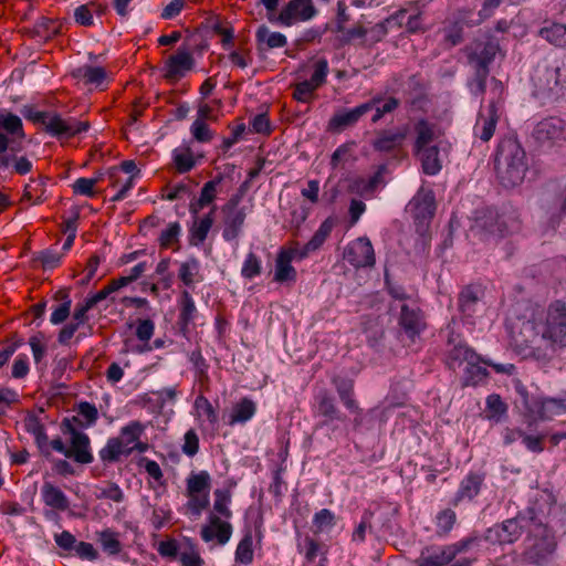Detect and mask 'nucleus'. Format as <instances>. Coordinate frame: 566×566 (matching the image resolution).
Instances as JSON below:
<instances>
[{"label":"nucleus","instance_id":"f257e3e1","mask_svg":"<svg viewBox=\"0 0 566 566\" xmlns=\"http://www.w3.org/2000/svg\"><path fill=\"white\" fill-rule=\"evenodd\" d=\"M515 350L524 358L546 361L557 348L566 347V304L556 301L533 313L513 337Z\"/></svg>","mask_w":566,"mask_h":566},{"label":"nucleus","instance_id":"f03ea898","mask_svg":"<svg viewBox=\"0 0 566 566\" xmlns=\"http://www.w3.org/2000/svg\"><path fill=\"white\" fill-rule=\"evenodd\" d=\"M496 175L501 185L513 188L521 185L528 169L526 153L515 139L501 142L495 158Z\"/></svg>","mask_w":566,"mask_h":566},{"label":"nucleus","instance_id":"7ed1b4c3","mask_svg":"<svg viewBox=\"0 0 566 566\" xmlns=\"http://www.w3.org/2000/svg\"><path fill=\"white\" fill-rule=\"evenodd\" d=\"M481 546V538L476 535L464 537L447 545H430L421 549L415 560L416 566H447L460 554L468 553Z\"/></svg>","mask_w":566,"mask_h":566},{"label":"nucleus","instance_id":"20e7f679","mask_svg":"<svg viewBox=\"0 0 566 566\" xmlns=\"http://www.w3.org/2000/svg\"><path fill=\"white\" fill-rule=\"evenodd\" d=\"M556 549V541L548 527L542 523L532 522L525 538L524 558L535 565H546Z\"/></svg>","mask_w":566,"mask_h":566},{"label":"nucleus","instance_id":"39448f33","mask_svg":"<svg viewBox=\"0 0 566 566\" xmlns=\"http://www.w3.org/2000/svg\"><path fill=\"white\" fill-rule=\"evenodd\" d=\"M146 426L138 420H133L124 426L117 437L109 438L104 448L98 452L104 463H114L122 455L132 454V447L142 438Z\"/></svg>","mask_w":566,"mask_h":566},{"label":"nucleus","instance_id":"423d86ee","mask_svg":"<svg viewBox=\"0 0 566 566\" xmlns=\"http://www.w3.org/2000/svg\"><path fill=\"white\" fill-rule=\"evenodd\" d=\"M25 117L35 124L44 126L45 130L55 137L70 138L82 132H86L88 124L86 122H77L76 119H63L56 114L40 111H28Z\"/></svg>","mask_w":566,"mask_h":566},{"label":"nucleus","instance_id":"0eeeda50","mask_svg":"<svg viewBox=\"0 0 566 566\" xmlns=\"http://www.w3.org/2000/svg\"><path fill=\"white\" fill-rule=\"evenodd\" d=\"M24 138L21 118L13 113H0V167L9 168V151L15 150L13 144Z\"/></svg>","mask_w":566,"mask_h":566},{"label":"nucleus","instance_id":"6e6552de","mask_svg":"<svg viewBox=\"0 0 566 566\" xmlns=\"http://www.w3.org/2000/svg\"><path fill=\"white\" fill-rule=\"evenodd\" d=\"M532 81L534 94L542 98L558 96L566 88V74L558 65H538Z\"/></svg>","mask_w":566,"mask_h":566},{"label":"nucleus","instance_id":"1a4fd4ad","mask_svg":"<svg viewBox=\"0 0 566 566\" xmlns=\"http://www.w3.org/2000/svg\"><path fill=\"white\" fill-rule=\"evenodd\" d=\"M492 85L494 98H492L488 106L480 109L473 128L474 135L482 142H489L493 137L496 124L500 118L499 99L503 93V86L502 83L495 78L492 80Z\"/></svg>","mask_w":566,"mask_h":566},{"label":"nucleus","instance_id":"9d476101","mask_svg":"<svg viewBox=\"0 0 566 566\" xmlns=\"http://www.w3.org/2000/svg\"><path fill=\"white\" fill-rule=\"evenodd\" d=\"M533 521L525 518H509L501 524H496L490 527L484 537H480L481 542L486 541L492 544H512L516 542L525 528L528 530V525Z\"/></svg>","mask_w":566,"mask_h":566},{"label":"nucleus","instance_id":"9b49d317","mask_svg":"<svg viewBox=\"0 0 566 566\" xmlns=\"http://www.w3.org/2000/svg\"><path fill=\"white\" fill-rule=\"evenodd\" d=\"M314 71L311 78L298 82L294 85L293 97L300 103H310L315 97V92L325 82L328 74V63L319 59L314 63Z\"/></svg>","mask_w":566,"mask_h":566},{"label":"nucleus","instance_id":"f8f14e48","mask_svg":"<svg viewBox=\"0 0 566 566\" xmlns=\"http://www.w3.org/2000/svg\"><path fill=\"white\" fill-rule=\"evenodd\" d=\"M317 14L313 0H290L279 12V24L291 27L312 20Z\"/></svg>","mask_w":566,"mask_h":566},{"label":"nucleus","instance_id":"ddd939ff","mask_svg":"<svg viewBox=\"0 0 566 566\" xmlns=\"http://www.w3.org/2000/svg\"><path fill=\"white\" fill-rule=\"evenodd\" d=\"M533 137L543 146H553L566 140V123L559 117H547L537 123Z\"/></svg>","mask_w":566,"mask_h":566},{"label":"nucleus","instance_id":"4468645a","mask_svg":"<svg viewBox=\"0 0 566 566\" xmlns=\"http://www.w3.org/2000/svg\"><path fill=\"white\" fill-rule=\"evenodd\" d=\"M66 431L71 433V448L67 458H73L77 463L88 464L93 461L91 441L86 433L76 430L69 419L63 421Z\"/></svg>","mask_w":566,"mask_h":566},{"label":"nucleus","instance_id":"2eb2a0df","mask_svg":"<svg viewBox=\"0 0 566 566\" xmlns=\"http://www.w3.org/2000/svg\"><path fill=\"white\" fill-rule=\"evenodd\" d=\"M195 66V59L187 48H178L165 62L164 77L168 81H178L191 71Z\"/></svg>","mask_w":566,"mask_h":566},{"label":"nucleus","instance_id":"dca6fc26","mask_svg":"<svg viewBox=\"0 0 566 566\" xmlns=\"http://www.w3.org/2000/svg\"><path fill=\"white\" fill-rule=\"evenodd\" d=\"M344 256L355 268H367L375 264L374 248L367 238L352 241L347 245Z\"/></svg>","mask_w":566,"mask_h":566},{"label":"nucleus","instance_id":"f3484780","mask_svg":"<svg viewBox=\"0 0 566 566\" xmlns=\"http://www.w3.org/2000/svg\"><path fill=\"white\" fill-rule=\"evenodd\" d=\"M232 532L231 523L221 520L217 514H210L208 524L202 526L200 535L207 543L216 539L219 545H226L230 541Z\"/></svg>","mask_w":566,"mask_h":566},{"label":"nucleus","instance_id":"a211bd4d","mask_svg":"<svg viewBox=\"0 0 566 566\" xmlns=\"http://www.w3.org/2000/svg\"><path fill=\"white\" fill-rule=\"evenodd\" d=\"M497 50V44L492 41H476L468 48L469 63L474 70H489V65L493 62Z\"/></svg>","mask_w":566,"mask_h":566},{"label":"nucleus","instance_id":"6ab92c4d","mask_svg":"<svg viewBox=\"0 0 566 566\" xmlns=\"http://www.w3.org/2000/svg\"><path fill=\"white\" fill-rule=\"evenodd\" d=\"M373 111L371 104H360L352 109H342L336 112L328 122V129L333 132H343L354 126L358 120Z\"/></svg>","mask_w":566,"mask_h":566},{"label":"nucleus","instance_id":"aec40b11","mask_svg":"<svg viewBox=\"0 0 566 566\" xmlns=\"http://www.w3.org/2000/svg\"><path fill=\"white\" fill-rule=\"evenodd\" d=\"M415 143L413 151L432 147V145H441L438 143L440 129L438 125L426 118L417 119L413 123Z\"/></svg>","mask_w":566,"mask_h":566},{"label":"nucleus","instance_id":"412c9836","mask_svg":"<svg viewBox=\"0 0 566 566\" xmlns=\"http://www.w3.org/2000/svg\"><path fill=\"white\" fill-rule=\"evenodd\" d=\"M399 325L410 339H415L426 328L421 311L416 306L402 304L399 316Z\"/></svg>","mask_w":566,"mask_h":566},{"label":"nucleus","instance_id":"4be33fe9","mask_svg":"<svg viewBox=\"0 0 566 566\" xmlns=\"http://www.w3.org/2000/svg\"><path fill=\"white\" fill-rule=\"evenodd\" d=\"M413 154L419 159L423 174L436 176L441 171L446 156V150L441 148V145H432V147L416 150Z\"/></svg>","mask_w":566,"mask_h":566},{"label":"nucleus","instance_id":"5701e85b","mask_svg":"<svg viewBox=\"0 0 566 566\" xmlns=\"http://www.w3.org/2000/svg\"><path fill=\"white\" fill-rule=\"evenodd\" d=\"M409 207L416 221L424 222L431 219L436 211L434 193L421 189L410 201Z\"/></svg>","mask_w":566,"mask_h":566},{"label":"nucleus","instance_id":"b1692460","mask_svg":"<svg viewBox=\"0 0 566 566\" xmlns=\"http://www.w3.org/2000/svg\"><path fill=\"white\" fill-rule=\"evenodd\" d=\"M316 415L323 417L318 427L329 426L334 421H345L346 416L337 408L334 397L327 392H321L316 397Z\"/></svg>","mask_w":566,"mask_h":566},{"label":"nucleus","instance_id":"393cba45","mask_svg":"<svg viewBox=\"0 0 566 566\" xmlns=\"http://www.w3.org/2000/svg\"><path fill=\"white\" fill-rule=\"evenodd\" d=\"M386 170V166L381 165L370 177L355 179L349 186L350 191L364 198H371L375 192L384 186V175Z\"/></svg>","mask_w":566,"mask_h":566},{"label":"nucleus","instance_id":"a878e982","mask_svg":"<svg viewBox=\"0 0 566 566\" xmlns=\"http://www.w3.org/2000/svg\"><path fill=\"white\" fill-rule=\"evenodd\" d=\"M222 180V176H217L203 185L199 197L193 199L189 205V211L192 216H197L206 207L211 206L212 208L214 206L213 202L220 192Z\"/></svg>","mask_w":566,"mask_h":566},{"label":"nucleus","instance_id":"bb28decb","mask_svg":"<svg viewBox=\"0 0 566 566\" xmlns=\"http://www.w3.org/2000/svg\"><path fill=\"white\" fill-rule=\"evenodd\" d=\"M482 290L474 286H467L459 295V307L467 318H474L484 311V304L481 300Z\"/></svg>","mask_w":566,"mask_h":566},{"label":"nucleus","instance_id":"cd10ccee","mask_svg":"<svg viewBox=\"0 0 566 566\" xmlns=\"http://www.w3.org/2000/svg\"><path fill=\"white\" fill-rule=\"evenodd\" d=\"M530 412L541 420H551L556 416L566 413V399L541 398L528 407Z\"/></svg>","mask_w":566,"mask_h":566},{"label":"nucleus","instance_id":"c85d7f7f","mask_svg":"<svg viewBox=\"0 0 566 566\" xmlns=\"http://www.w3.org/2000/svg\"><path fill=\"white\" fill-rule=\"evenodd\" d=\"M255 42L260 52H266L284 48L287 44V39L283 33L272 31L268 25L261 24L255 31Z\"/></svg>","mask_w":566,"mask_h":566},{"label":"nucleus","instance_id":"c756f323","mask_svg":"<svg viewBox=\"0 0 566 566\" xmlns=\"http://www.w3.org/2000/svg\"><path fill=\"white\" fill-rule=\"evenodd\" d=\"M155 333V323L149 318H143L136 321L135 335L139 340V344H129L126 342V347L128 352L136 354H144L150 352V347L148 346V342L151 339Z\"/></svg>","mask_w":566,"mask_h":566},{"label":"nucleus","instance_id":"7c9ffc66","mask_svg":"<svg viewBox=\"0 0 566 566\" xmlns=\"http://www.w3.org/2000/svg\"><path fill=\"white\" fill-rule=\"evenodd\" d=\"M71 76L84 85L99 87L106 80L107 72L102 66L84 64L72 70Z\"/></svg>","mask_w":566,"mask_h":566},{"label":"nucleus","instance_id":"2f4dec72","mask_svg":"<svg viewBox=\"0 0 566 566\" xmlns=\"http://www.w3.org/2000/svg\"><path fill=\"white\" fill-rule=\"evenodd\" d=\"M41 497L43 503L59 512H64L70 507V501L65 493L51 482H44L41 488Z\"/></svg>","mask_w":566,"mask_h":566},{"label":"nucleus","instance_id":"473e14b6","mask_svg":"<svg viewBox=\"0 0 566 566\" xmlns=\"http://www.w3.org/2000/svg\"><path fill=\"white\" fill-rule=\"evenodd\" d=\"M217 207L213 206L210 211L201 218L197 216H192L195 221L190 229V243L192 245H199L205 242L208 237L209 231L212 228L214 222V212Z\"/></svg>","mask_w":566,"mask_h":566},{"label":"nucleus","instance_id":"72a5a7b5","mask_svg":"<svg viewBox=\"0 0 566 566\" xmlns=\"http://www.w3.org/2000/svg\"><path fill=\"white\" fill-rule=\"evenodd\" d=\"M222 238L227 242L237 240L242 232L245 212H222Z\"/></svg>","mask_w":566,"mask_h":566},{"label":"nucleus","instance_id":"f704fd0d","mask_svg":"<svg viewBox=\"0 0 566 566\" xmlns=\"http://www.w3.org/2000/svg\"><path fill=\"white\" fill-rule=\"evenodd\" d=\"M172 163L177 172L186 174L196 167L198 158L190 144L185 143L172 150Z\"/></svg>","mask_w":566,"mask_h":566},{"label":"nucleus","instance_id":"c9c22d12","mask_svg":"<svg viewBox=\"0 0 566 566\" xmlns=\"http://www.w3.org/2000/svg\"><path fill=\"white\" fill-rule=\"evenodd\" d=\"M254 558L253 534L251 530L245 531L237 545L234 552V566L252 564Z\"/></svg>","mask_w":566,"mask_h":566},{"label":"nucleus","instance_id":"e433bc0d","mask_svg":"<svg viewBox=\"0 0 566 566\" xmlns=\"http://www.w3.org/2000/svg\"><path fill=\"white\" fill-rule=\"evenodd\" d=\"M333 384L344 406L352 412L360 411L358 403L354 398L353 381L346 378L335 377L333 379Z\"/></svg>","mask_w":566,"mask_h":566},{"label":"nucleus","instance_id":"4c0bfd02","mask_svg":"<svg viewBox=\"0 0 566 566\" xmlns=\"http://www.w3.org/2000/svg\"><path fill=\"white\" fill-rule=\"evenodd\" d=\"M365 104L373 105L375 114L371 117V122L375 124L379 122L385 115L396 111L400 105V101L394 96L385 98L381 95H375Z\"/></svg>","mask_w":566,"mask_h":566},{"label":"nucleus","instance_id":"58836bf2","mask_svg":"<svg viewBox=\"0 0 566 566\" xmlns=\"http://www.w3.org/2000/svg\"><path fill=\"white\" fill-rule=\"evenodd\" d=\"M273 280L277 283H295L297 280V271L292 265V261L287 256L277 252L275 259V269Z\"/></svg>","mask_w":566,"mask_h":566},{"label":"nucleus","instance_id":"ea45409f","mask_svg":"<svg viewBox=\"0 0 566 566\" xmlns=\"http://www.w3.org/2000/svg\"><path fill=\"white\" fill-rule=\"evenodd\" d=\"M178 277L188 287H193L196 283L202 281L200 274V262L196 258H189L179 266Z\"/></svg>","mask_w":566,"mask_h":566},{"label":"nucleus","instance_id":"a19ab883","mask_svg":"<svg viewBox=\"0 0 566 566\" xmlns=\"http://www.w3.org/2000/svg\"><path fill=\"white\" fill-rule=\"evenodd\" d=\"M406 138L402 132L384 130L373 142V147L381 153H389L399 147Z\"/></svg>","mask_w":566,"mask_h":566},{"label":"nucleus","instance_id":"79ce46f5","mask_svg":"<svg viewBox=\"0 0 566 566\" xmlns=\"http://www.w3.org/2000/svg\"><path fill=\"white\" fill-rule=\"evenodd\" d=\"M482 483H483L482 475H480L478 473L470 472L461 481L459 490L457 492L455 500L462 501L464 499H467V500L474 499L479 494Z\"/></svg>","mask_w":566,"mask_h":566},{"label":"nucleus","instance_id":"37998d69","mask_svg":"<svg viewBox=\"0 0 566 566\" xmlns=\"http://www.w3.org/2000/svg\"><path fill=\"white\" fill-rule=\"evenodd\" d=\"M235 485V482H230L229 486L226 489H217L214 491V502H213V512L211 514H217L218 516H222L224 518L232 517V511L229 505L231 503L232 493L231 489Z\"/></svg>","mask_w":566,"mask_h":566},{"label":"nucleus","instance_id":"c03bdc74","mask_svg":"<svg viewBox=\"0 0 566 566\" xmlns=\"http://www.w3.org/2000/svg\"><path fill=\"white\" fill-rule=\"evenodd\" d=\"M481 361V357L476 354L473 361L470 359L469 363H467L463 375L464 386H476L488 377L489 373L485 367L480 365Z\"/></svg>","mask_w":566,"mask_h":566},{"label":"nucleus","instance_id":"a18cd8bd","mask_svg":"<svg viewBox=\"0 0 566 566\" xmlns=\"http://www.w3.org/2000/svg\"><path fill=\"white\" fill-rule=\"evenodd\" d=\"M476 353L465 344L454 345L448 353L447 364L451 369L460 367L463 363L473 361Z\"/></svg>","mask_w":566,"mask_h":566},{"label":"nucleus","instance_id":"49530a36","mask_svg":"<svg viewBox=\"0 0 566 566\" xmlns=\"http://www.w3.org/2000/svg\"><path fill=\"white\" fill-rule=\"evenodd\" d=\"M335 227V220L332 217L326 218L318 229L315 231L313 237L306 243L307 250H311L312 253L321 249V247L325 243L327 238L331 235L333 229Z\"/></svg>","mask_w":566,"mask_h":566},{"label":"nucleus","instance_id":"de8ad7c7","mask_svg":"<svg viewBox=\"0 0 566 566\" xmlns=\"http://www.w3.org/2000/svg\"><path fill=\"white\" fill-rule=\"evenodd\" d=\"M255 411V403L244 398L233 407L229 423H245L254 416Z\"/></svg>","mask_w":566,"mask_h":566},{"label":"nucleus","instance_id":"09e8293b","mask_svg":"<svg viewBox=\"0 0 566 566\" xmlns=\"http://www.w3.org/2000/svg\"><path fill=\"white\" fill-rule=\"evenodd\" d=\"M211 479L207 471L192 473L187 479V494H209Z\"/></svg>","mask_w":566,"mask_h":566},{"label":"nucleus","instance_id":"8fccbe9b","mask_svg":"<svg viewBox=\"0 0 566 566\" xmlns=\"http://www.w3.org/2000/svg\"><path fill=\"white\" fill-rule=\"evenodd\" d=\"M98 543L102 549L108 555H117L122 551V543L118 534L111 528L103 530L97 533Z\"/></svg>","mask_w":566,"mask_h":566},{"label":"nucleus","instance_id":"3c124183","mask_svg":"<svg viewBox=\"0 0 566 566\" xmlns=\"http://www.w3.org/2000/svg\"><path fill=\"white\" fill-rule=\"evenodd\" d=\"M45 182L42 179H31L24 187L22 200L31 205H40L45 200Z\"/></svg>","mask_w":566,"mask_h":566},{"label":"nucleus","instance_id":"603ef678","mask_svg":"<svg viewBox=\"0 0 566 566\" xmlns=\"http://www.w3.org/2000/svg\"><path fill=\"white\" fill-rule=\"evenodd\" d=\"M313 532L315 534L329 532L336 525V516L328 509H322L313 516Z\"/></svg>","mask_w":566,"mask_h":566},{"label":"nucleus","instance_id":"864d4df0","mask_svg":"<svg viewBox=\"0 0 566 566\" xmlns=\"http://www.w3.org/2000/svg\"><path fill=\"white\" fill-rule=\"evenodd\" d=\"M193 407L198 418L207 420L211 426L218 424V412L203 395L196 398Z\"/></svg>","mask_w":566,"mask_h":566},{"label":"nucleus","instance_id":"5fc2aeb1","mask_svg":"<svg viewBox=\"0 0 566 566\" xmlns=\"http://www.w3.org/2000/svg\"><path fill=\"white\" fill-rule=\"evenodd\" d=\"M539 34L543 39L547 40L554 45H566V25L554 23L549 27L542 28Z\"/></svg>","mask_w":566,"mask_h":566},{"label":"nucleus","instance_id":"6e6d98bb","mask_svg":"<svg viewBox=\"0 0 566 566\" xmlns=\"http://www.w3.org/2000/svg\"><path fill=\"white\" fill-rule=\"evenodd\" d=\"M457 522V514L451 509L440 511L436 516V532L439 536L450 533Z\"/></svg>","mask_w":566,"mask_h":566},{"label":"nucleus","instance_id":"4d7b16f0","mask_svg":"<svg viewBox=\"0 0 566 566\" xmlns=\"http://www.w3.org/2000/svg\"><path fill=\"white\" fill-rule=\"evenodd\" d=\"M28 431L34 436L35 443L45 455L49 454L48 450V434L45 432L44 426L40 423L36 419H31L27 423Z\"/></svg>","mask_w":566,"mask_h":566},{"label":"nucleus","instance_id":"13d9d810","mask_svg":"<svg viewBox=\"0 0 566 566\" xmlns=\"http://www.w3.org/2000/svg\"><path fill=\"white\" fill-rule=\"evenodd\" d=\"M354 146V142L345 143L335 149L331 157V166L333 169L344 167V165L349 161L353 156Z\"/></svg>","mask_w":566,"mask_h":566},{"label":"nucleus","instance_id":"bf43d9fd","mask_svg":"<svg viewBox=\"0 0 566 566\" xmlns=\"http://www.w3.org/2000/svg\"><path fill=\"white\" fill-rule=\"evenodd\" d=\"M187 511L195 518L199 517L209 505V494H187Z\"/></svg>","mask_w":566,"mask_h":566},{"label":"nucleus","instance_id":"052dcab7","mask_svg":"<svg viewBox=\"0 0 566 566\" xmlns=\"http://www.w3.org/2000/svg\"><path fill=\"white\" fill-rule=\"evenodd\" d=\"M282 255L287 256L290 261H302L306 259L312 251L307 250V245L300 247L297 241H292L287 245H284L279 251Z\"/></svg>","mask_w":566,"mask_h":566},{"label":"nucleus","instance_id":"680f3d73","mask_svg":"<svg viewBox=\"0 0 566 566\" xmlns=\"http://www.w3.org/2000/svg\"><path fill=\"white\" fill-rule=\"evenodd\" d=\"M408 14V11L406 9H401L399 11H397L394 15H391L389 19H388V22L390 23L391 21H397L399 24H403L406 25V28L411 31V32H416L420 29V18H419V14L418 13H415V14Z\"/></svg>","mask_w":566,"mask_h":566},{"label":"nucleus","instance_id":"e2e57ef3","mask_svg":"<svg viewBox=\"0 0 566 566\" xmlns=\"http://www.w3.org/2000/svg\"><path fill=\"white\" fill-rule=\"evenodd\" d=\"M507 407L502 401L499 395H490L486 398V418L500 420V418L506 412Z\"/></svg>","mask_w":566,"mask_h":566},{"label":"nucleus","instance_id":"0e129e2a","mask_svg":"<svg viewBox=\"0 0 566 566\" xmlns=\"http://www.w3.org/2000/svg\"><path fill=\"white\" fill-rule=\"evenodd\" d=\"M197 308L188 291H184L181 295V310H180V321L187 325L193 321Z\"/></svg>","mask_w":566,"mask_h":566},{"label":"nucleus","instance_id":"69168bd1","mask_svg":"<svg viewBox=\"0 0 566 566\" xmlns=\"http://www.w3.org/2000/svg\"><path fill=\"white\" fill-rule=\"evenodd\" d=\"M261 264L262 263H261V260L259 256H256L252 252L248 253V255L243 262L242 269H241L242 276L251 280V279L260 275L261 269H262Z\"/></svg>","mask_w":566,"mask_h":566},{"label":"nucleus","instance_id":"338daca9","mask_svg":"<svg viewBox=\"0 0 566 566\" xmlns=\"http://www.w3.org/2000/svg\"><path fill=\"white\" fill-rule=\"evenodd\" d=\"M119 171H124L125 174H127L129 176H134V177H137L139 175V170H138L135 161H133V160H125V161H123L120 164L119 168L113 167L108 171V176H109V179L112 180V186L113 187H118L119 186V178H118V172Z\"/></svg>","mask_w":566,"mask_h":566},{"label":"nucleus","instance_id":"774afa93","mask_svg":"<svg viewBox=\"0 0 566 566\" xmlns=\"http://www.w3.org/2000/svg\"><path fill=\"white\" fill-rule=\"evenodd\" d=\"M190 133L195 140L199 143H209L213 138V133L208 124L201 119H196L190 126Z\"/></svg>","mask_w":566,"mask_h":566}]
</instances>
